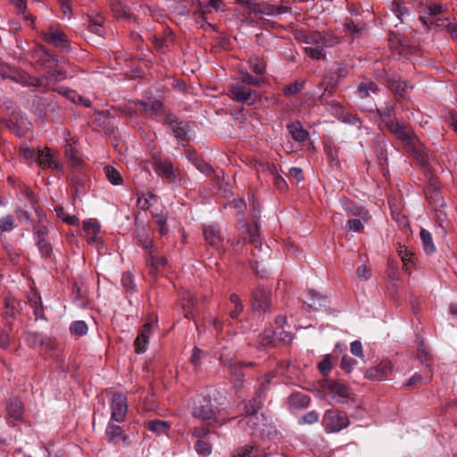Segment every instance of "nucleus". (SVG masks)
<instances>
[{
  "label": "nucleus",
  "mask_w": 457,
  "mask_h": 457,
  "mask_svg": "<svg viewBox=\"0 0 457 457\" xmlns=\"http://www.w3.org/2000/svg\"><path fill=\"white\" fill-rule=\"evenodd\" d=\"M327 303L326 295L318 293L314 289H310L304 304L309 312H317L326 307Z\"/></svg>",
  "instance_id": "dca6fc26"
},
{
  "label": "nucleus",
  "mask_w": 457,
  "mask_h": 457,
  "mask_svg": "<svg viewBox=\"0 0 457 457\" xmlns=\"http://www.w3.org/2000/svg\"><path fill=\"white\" fill-rule=\"evenodd\" d=\"M137 105H138L140 109L145 112L156 114L162 109V103L158 99H149L148 101H138Z\"/></svg>",
  "instance_id": "c85d7f7f"
},
{
  "label": "nucleus",
  "mask_w": 457,
  "mask_h": 457,
  "mask_svg": "<svg viewBox=\"0 0 457 457\" xmlns=\"http://www.w3.org/2000/svg\"><path fill=\"white\" fill-rule=\"evenodd\" d=\"M169 129L177 139L186 138L187 131L183 122L178 120H172L169 122Z\"/></svg>",
  "instance_id": "c756f323"
},
{
  "label": "nucleus",
  "mask_w": 457,
  "mask_h": 457,
  "mask_svg": "<svg viewBox=\"0 0 457 457\" xmlns=\"http://www.w3.org/2000/svg\"><path fill=\"white\" fill-rule=\"evenodd\" d=\"M8 416L11 422L14 425L19 421L23 413V406L19 399H12L7 403Z\"/></svg>",
  "instance_id": "b1692460"
},
{
  "label": "nucleus",
  "mask_w": 457,
  "mask_h": 457,
  "mask_svg": "<svg viewBox=\"0 0 457 457\" xmlns=\"http://www.w3.org/2000/svg\"><path fill=\"white\" fill-rule=\"evenodd\" d=\"M220 361L228 366L231 376L233 377V379H234L233 380L234 387H236V388L241 387L243 386V382H244L243 378L245 376V374L243 372V368L245 366H251L252 363L251 362H241L238 361H228L225 359L223 354L220 355Z\"/></svg>",
  "instance_id": "6e6552de"
},
{
  "label": "nucleus",
  "mask_w": 457,
  "mask_h": 457,
  "mask_svg": "<svg viewBox=\"0 0 457 457\" xmlns=\"http://www.w3.org/2000/svg\"><path fill=\"white\" fill-rule=\"evenodd\" d=\"M121 284H122V287L123 288L126 290V291H131V292H134L135 289H136V284H135V281H134V277L133 275L127 271V272H124L122 274V277H121Z\"/></svg>",
  "instance_id": "09e8293b"
},
{
  "label": "nucleus",
  "mask_w": 457,
  "mask_h": 457,
  "mask_svg": "<svg viewBox=\"0 0 457 457\" xmlns=\"http://www.w3.org/2000/svg\"><path fill=\"white\" fill-rule=\"evenodd\" d=\"M58 92L63 96H65L68 99H70L72 103L78 104L79 102H81L83 100V97L79 95L76 91L65 88V87H60L58 89Z\"/></svg>",
  "instance_id": "3c124183"
},
{
  "label": "nucleus",
  "mask_w": 457,
  "mask_h": 457,
  "mask_svg": "<svg viewBox=\"0 0 457 457\" xmlns=\"http://www.w3.org/2000/svg\"><path fill=\"white\" fill-rule=\"evenodd\" d=\"M104 173L107 178V179L112 183V185L119 186L122 184V177L120 173L113 167L112 166H106L104 167Z\"/></svg>",
  "instance_id": "e433bc0d"
},
{
  "label": "nucleus",
  "mask_w": 457,
  "mask_h": 457,
  "mask_svg": "<svg viewBox=\"0 0 457 457\" xmlns=\"http://www.w3.org/2000/svg\"><path fill=\"white\" fill-rule=\"evenodd\" d=\"M378 90V87L373 82L361 83L357 88V94L360 98H367L370 94H375Z\"/></svg>",
  "instance_id": "72a5a7b5"
},
{
  "label": "nucleus",
  "mask_w": 457,
  "mask_h": 457,
  "mask_svg": "<svg viewBox=\"0 0 457 457\" xmlns=\"http://www.w3.org/2000/svg\"><path fill=\"white\" fill-rule=\"evenodd\" d=\"M209 12L208 6L206 4H203L194 12L195 21L204 28L212 27L211 23L207 22V13Z\"/></svg>",
  "instance_id": "f704fd0d"
},
{
  "label": "nucleus",
  "mask_w": 457,
  "mask_h": 457,
  "mask_svg": "<svg viewBox=\"0 0 457 457\" xmlns=\"http://www.w3.org/2000/svg\"><path fill=\"white\" fill-rule=\"evenodd\" d=\"M137 240L138 241L140 245L147 252V253L150 251L155 250L154 242L147 235V233L144 231L138 232V234L137 235Z\"/></svg>",
  "instance_id": "58836bf2"
},
{
  "label": "nucleus",
  "mask_w": 457,
  "mask_h": 457,
  "mask_svg": "<svg viewBox=\"0 0 457 457\" xmlns=\"http://www.w3.org/2000/svg\"><path fill=\"white\" fill-rule=\"evenodd\" d=\"M426 196L430 203L436 204L438 207H443L445 205L444 199L436 188H428L426 190Z\"/></svg>",
  "instance_id": "c03bdc74"
},
{
  "label": "nucleus",
  "mask_w": 457,
  "mask_h": 457,
  "mask_svg": "<svg viewBox=\"0 0 457 457\" xmlns=\"http://www.w3.org/2000/svg\"><path fill=\"white\" fill-rule=\"evenodd\" d=\"M44 39L55 47L64 48V43L67 41V36L58 28L51 27L47 32L44 34Z\"/></svg>",
  "instance_id": "5701e85b"
},
{
  "label": "nucleus",
  "mask_w": 457,
  "mask_h": 457,
  "mask_svg": "<svg viewBox=\"0 0 457 457\" xmlns=\"http://www.w3.org/2000/svg\"><path fill=\"white\" fill-rule=\"evenodd\" d=\"M420 235L425 252L428 254L434 253L436 252V246L433 244L431 233L421 228Z\"/></svg>",
  "instance_id": "473e14b6"
},
{
  "label": "nucleus",
  "mask_w": 457,
  "mask_h": 457,
  "mask_svg": "<svg viewBox=\"0 0 457 457\" xmlns=\"http://www.w3.org/2000/svg\"><path fill=\"white\" fill-rule=\"evenodd\" d=\"M275 376H276V373L273 371H270V372L265 374L261 378L259 388L256 391L258 397L262 396L270 389V383Z\"/></svg>",
  "instance_id": "4c0bfd02"
},
{
  "label": "nucleus",
  "mask_w": 457,
  "mask_h": 457,
  "mask_svg": "<svg viewBox=\"0 0 457 457\" xmlns=\"http://www.w3.org/2000/svg\"><path fill=\"white\" fill-rule=\"evenodd\" d=\"M287 128L294 140L304 142L308 138L309 133L303 129L300 121L292 122L288 124Z\"/></svg>",
  "instance_id": "a878e982"
},
{
  "label": "nucleus",
  "mask_w": 457,
  "mask_h": 457,
  "mask_svg": "<svg viewBox=\"0 0 457 457\" xmlns=\"http://www.w3.org/2000/svg\"><path fill=\"white\" fill-rule=\"evenodd\" d=\"M340 204L343 210L349 216L363 217V215L370 214V212L367 209H365L362 205L351 201L347 197H342L340 199Z\"/></svg>",
  "instance_id": "aec40b11"
},
{
  "label": "nucleus",
  "mask_w": 457,
  "mask_h": 457,
  "mask_svg": "<svg viewBox=\"0 0 457 457\" xmlns=\"http://www.w3.org/2000/svg\"><path fill=\"white\" fill-rule=\"evenodd\" d=\"M195 304V298L191 294H187L183 298V309L185 311V317L187 319L194 318L192 312L189 311L190 308H194Z\"/></svg>",
  "instance_id": "49530a36"
},
{
  "label": "nucleus",
  "mask_w": 457,
  "mask_h": 457,
  "mask_svg": "<svg viewBox=\"0 0 457 457\" xmlns=\"http://www.w3.org/2000/svg\"><path fill=\"white\" fill-rule=\"evenodd\" d=\"M169 426V423L164 420H151L148 423V429L156 434H162L166 432Z\"/></svg>",
  "instance_id": "de8ad7c7"
},
{
  "label": "nucleus",
  "mask_w": 457,
  "mask_h": 457,
  "mask_svg": "<svg viewBox=\"0 0 457 457\" xmlns=\"http://www.w3.org/2000/svg\"><path fill=\"white\" fill-rule=\"evenodd\" d=\"M83 228L87 231H92V236L88 237V241H94L96 237L97 232L99 231V225L93 220H85L83 223Z\"/></svg>",
  "instance_id": "4d7b16f0"
},
{
  "label": "nucleus",
  "mask_w": 457,
  "mask_h": 457,
  "mask_svg": "<svg viewBox=\"0 0 457 457\" xmlns=\"http://www.w3.org/2000/svg\"><path fill=\"white\" fill-rule=\"evenodd\" d=\"M190 160L197 170L204 174H210L212 171V168L210 164L205 162L203 159L199 158L195 154H190Z\"/></svg>",
  "instance_id": "a18cd8bd"
},
{
  "label": "nucleus",
  "mask_w": 457,
  "mask_h": 457,
  "mask_svg": "<svg viewBox=\"0 0 457 457\" xmlns=\"http://www.w3.org/2000/svg\"><path fill=\"white\" fill-rule=\"evenodd\" d=\"M37 162L42 168L60 170L62 165L57 162L48 148L38 149Z\"/></svg>",
  "instance_id": "4be33fe9"
},
{
  "label": "nucleus",
  "mask_w": 457,
  "mask_h": 457,
  "mask_svg": "<svg viewBox=\"0 0 457 457\" xmlns=\"http://www.w3.org/2000/svg\"><path fill=\"white\" fill-rule=\"evenodd\" d=\"M37 244L43 256H50L52 248L47 238L37 240Z\"/></svg>",
  "instance_id": "e2e57ef3"
},
{
  "label": "nucleus",
  "mask_w": 457,
  "mask_h": 457,
  "mask_svg": "<svg viewBox=\"0 0 457 457\" xmlns=\"http://www.w3.org/2000/svg\"><path fill=\"white\" fill-rule=\"evenodd\" d=\"M64 64L65 63H63L61 68L47 69L44 75L38 77V81H40V87H46L51 84H55L64 80L67 78L66 72L62 70Z\"/></svg>",
  "instance_id": "f8f14e48"
},
{
  "label": "nucleus",
  "mask_w": 457,
  "mask_h": 457,
  "mask_svg": "<svg viewBox=\"0 0 457 457\" xmlns=\"http://www.w3.org/2000/svg\"><path fill=\"white\" fill-rule=\"evenodd\" d=\"M252 308L253 311H266L270 305V294L263 288L258 287L252 294Z\"/></svg>",
  "instance_id": "2eb2a0df"
},
{
  "label": "nucleus",
  "mask_w": 457,
  "mask_h": 457,
  "mask_svg": "<svg viewBox=\"0 0 457 457\" xmlns=\"http://www.w3.org/2000/svg\"><path fill=\"white\" fill-rule=\"evenodd\" d=\"M146 259L154 270H156L159 266H164L167 263V258L158 255L156 249L146 253Z\"/></svg>",
  "instance_id": "2f4dec72"
},
{
  "label": "nucleus",
  "mask_w": 457,
  "mask_h": 457,
  "mask_svg": "<svg viewBox=\"0 0 457 457\" xmlns=\"http://www.w3.org/2000/svg\"><path fill=\"white\" fill-rule=\"evenodd\" d=\"M309 45L304 48L305 54L312 59L320 60L325 57V52L319 43H305Z\"/></svg>",
  "instance_id": "7c9ffc66"
},
{
  "label": "nucleus",
  "mask_w": 457,
  "mask_h": 457,
  "mask_svg": "<svg viewBox=\"0 0 457 457\" xmlns=\"http://www.w3.org/2000/svg\"><path fill=\"white\" fill-rule=\"evenodd\" d=\"M318 369L320 370V372L323 375V376H327L331 369H332V364H331V361L329 360L328 357H326L325 359H323L318 365Z\"/></svg>",
  "instance_id": "338daca9"
},
{
  "label": "nucleus",
  "mask_w": 457,
  "mask_h": 457,
  "mask_svg": "<svg viewBox=\"0 0 457 457\" xmlns=\"http://www.w3.org/2000/svg\"><path fill=\"white\" fill-rule=\"evenodd\" d=\"M304 87V82L302 81V82H295V83H292L290 85H288L287 87H286L283 90V93L286 96H292V95H295L297 93H299L301 90H303Z\"/></svg>",
  "instance_id": "5fc2aeb1"
},
{
  "label": "nucleus",
  "mask_w": 457,
  "mask_h": 457,
  "mask_svg": "<svg viewBox=\"0 0 457 457\" xmlns=\"http://www.w3.org/2000/svg\"><path fill=\"white\" fill-rule=\"evenodd\" d=\"M111 420L117 423L123 422L128 413L127 397L120 393H115L111 401Z\"/></svg>",
  "instance_id": "423d86ee"
},
{
  "label": "nucleus",
  "mask_w": 457,
  "mask_h": 457,
  "mask_svg": "<svg viewBox=\"0 0 457 457\" xmlns=\"http://www.w3.org/2000/svg\"><path fill=\"white\" fill-rule=\"evenodd\" d=\"M378 113L382 122L386 124V121L389 120H395V107L392 104H386L385 106L378 109Z\"/></svg>",
  "instance_id": "a19ab883"
},
{
  "label": "nucleus",
  "mask_w": 457,
  "mask_h": 457,
  "mask_svg": "<svg viewBox=\"0 0 457 457\" xmlns=\"http://www.w3.org/2000/svg\"><path fill=\"white\" fill-rule=\"evenodd\" d=\"M195 451L199 454H203V455L206 456L211 453V446L207 442H205L204 440H197L196 445H195Z\"/></svg>",
  "instance_id": "0e129e2a"
},
{
  "label": "nucleus",
  "mask_w": 457,
  "mask_h": 457,
  "mask_svg": "<svg viewBox=\"0 0 457 457\" xmlns=\"http://www.w3.org/2000/svg\"><path fill=\"white\" fill-rule=\"evenodd\" d=\"M153 218L154 219L156 224L158 225V231L161 236L167 235L169 229L167 227V214L163 212H154L153 213Z\"/></svg>",
  "instance_id": "c9c22d12"
},
{
  "label": "nucleus",
  "mask_w": 457,
  "mask_h": 457,
  "mask_svg": "<svg viewBox=\"0 0 457 457\" xmlns=\"http://www.w3.org/2000/svg\"><path fill=\"white\" fill-rule=\"evenodd\" d=\"M319 420V413L315 411H311L301 417L299 424H314Z\"/></svg>",
  "instance_id": "bf43d9fd"
},
{
  "label": "nucleus",
  "mask_w": 457,
  "mask_h": 457,
  "mask_svg": "<svg viewBox=\"0 0 457 457\" xmlns=\"http://www.w3.org/2000/svg\"><path fill=\"white\" fill-rule=\"evenodd\" d=\"M229 300L234 304V309L229 312V316L231 319H237L243 312L244 306L239 296L236 294H232Z\"/></svg>",
  "instance_id": "79ce46f5"
},
{
  "label": "nucleus",
  "mask_w": 457,
  "mask_h": 457,
  "mask_svg": "<svg viewBox=\"0 0 457 457\" xmlns=\"http://www.w3.org/2000/svg\"><path fill=\"white\" fill-rule=\"evenodd\" d=\"M115 421L110 420L105 428V435L109 444L119 445L123 443L126 445L127 436L124 434L123 429L119 425L114 424Z\"/></svg>",
  "instance_id": "ddd939ff"
},
{
  "label": "nucleus",
  "mask_w": 457,
  "mask_h": 457,
  "mask_svg": "<svg viewBox=\"0 0 457 457\" xmlns=\"http://www.w3.org/2000/svg\"><path fill=\"white\" fill-rule=\"evenodd\" d=\"M240 77L239 79L242 83L252 85V86H260L262 83V79L258 77L253 76L249 74L247 71H240L239 73Z\"/></svg>",
  "instance_id": "8fccbe9b"
},
{
  "label": "nucleus",
  "mask_w": 457,
  "mask_h": 457,
  "mask_svg": "<svg viewBox=\"0 0 457 457\" xmlns=\"http://www.w3.org/2000/svg\"><path fill=\"white\" fill-rule=\"evenodd\" d=\"M204 235L208 245L220 250L222 245V236L220 229L214 225L204 227Z\"/></svg>",
  "instance_id": "6ab92c4d"
},
{
  "label": "nucleus",
  "mask_w": 457,
  "mask_h": 457,
  "mask_svg": "<svg viewBox=\"0 0 457 457\" xmlns=\"http://www.w3.org/2000/svg\"><path fill=\"white\" fill-rule=\"evenodd\" d=\"M154 168L156 173L168 182H175L176 173L173 164L167 159L154 158Z\"/></svg>",
  "instance_id": "1a4fd4ad"
},
{
  "label": "nucleus",
  "mask_w": 457,
  "mask_h": 457,
  "mask_svg": "<svg viewBox=\"0 0 457 457\" xmlns=\"http://www.w3.org/2000/svg\"><path fill=\"white\" fill-rule=\"evenodd\" d=\"M310 403V396L301 392H294L287 398V405L290 411L306 409Z\"/></svg>",
  "instance_id": "4468645a"
},
{
  "label": "nucleus",
  "mask_w": 457,
  "mask_h": 457,
  "mask_svg": "<svg viewBox=\"0 0 457 457\" xmlns=\"http://www.w3.org/2000/svg\"><path fill=\"white\" fill-rule=\"evenodd\" d=\"M230 96L233 100L242 104H253L256 92L241 85L230 87Z\"/></svg>",
  "instance_id": "9d476101"
},
{
  "label": "nucleus",
  "mask_w": 457,
  "mask_h": 457,
  "mask_svg": "<svg viewBox=\"0 0 457 457\" xmlns=\"http://www.w3.org/2000/svg\"><path fill=\"white\" fill-rule=\"evenodd\" d=\"M20 154L27 162H32L35 160L34 150L26 145L21 146Z\"/></svg>",
  "instance_id": "680f3d73"
},
{
  "label": "nucleus",
  "mask_w": 457,
  "mask_h": 457,
  "mask_svg": "<svg viewBox=\"0 0 457 457\" xmlns=\"http://www.w3.org/2000/svg\"><path fill=\"white\" fill-rule=\"evenodd\" d=\"M33 230L37 240L46 239L49 233L48 228L44 224L35 225Z\"/></svg>",
  "instance_id": "052dcab7"
},
{
  "label": "nucleus",
  "mask_w": 457,
  "mask_h": 457,
  "mask_svg": "<svg viewBox=\"0 0 457 457\" xmlns=\"http://www.w3.org/2000/svg\"><path fill=\"white\" fill-rule=\"evenodd\" d=\"M10 79L24 87H40L38 78L32 77L26 73H15L13 76L10 77Z\"/></svg>",
  "instance_id": "bb28decb"
},
{
  "label": "nucleus",
  "mask_w": 457,
  "mask_h": 457,
  "mask_svg": "<svg viewBox=\"0 0 457 457\" xmlns=\"http://www.w3.org/2000/svg\"><path fill=\"white\" fill-rule=\"evenodd\" d=\"M15 227V220L12 215L7 214L0 219V233L10 232Z\"/></svg>",
  "instance_id": "37998d69"
},
{
  "label": "nucleus",
  "mask_w": 457,
  "mask_h": 457,
  "mask_svg": "<svg viewBox=\"0 0 457 457\" xmlns=\"http://www.w3.org/2000/svg\"><path fill=\"white\" fill-rule=\"evenodd\" d=\"M345 28L347 32L354 35L362 31L364 29V25L359 23L355 24L352 19L346 18L345 21Z\"/></svg>",
  "instance_id": "603ef678"
},
{
  "label": "nucleus",
  "mask_w": 457,
  "mask_h": 457,
  "mask_svg": "<svg viewBox=\"0 0 457 457\" xmlns=\"http://www.w3.org/2000/svg\"><path fill=\"white\" fill-rule=\"evenodd\" d=\"M260 12L270 15L283 14L288 12V8L283 5H268L265 10L260 9Z\"/></svg>",
  "instance_id": "6e6d98bb"
},
{
  "label": "nucleus",
  "mask_w": 457,
  "mask_h": 457,
  "mask_svg": "<svg viewBox=\"0 0 457 457\" xmlns=\"http://www.w3.org/2000/svg\"><path fill=\"white\" fill-rule=\"evenodd\" d=\"M349 424L346 413L337 410L326 411L322 419V425L327 433L339 432L347 428Z\"/></svg>",
  "instance_id": "7ed1b4c3"
},
{
  "label": "nucleus",
  "mask_w": 457,
  "mask_h": 457,
  "mask_svg": "<svg viewBox=\"0 0 457 457\" xmlns=\"http://www.w3.org/2000/svg\"><path fill=\"white\" fill-rule=\"evenodd\" d=\"M232 457H256V454L253 446L246 445L237 449Z\"/></svg>",
  "instance_id": "13d9d810"
},
{
  "label": "nucleus",
  "mask_w": 457,
  "mask_h": 457,
  "mask_svg": "<svg viewBox=\"0 0 457 457\" xmlns=\"http://www.w3.org/2000/svg\"><path fill=\"white\" fill-rule=\"evenodd\" d=\"M386 127L404 144L407 150H414L417 137L403 122H400L398 120H389L386 121Z\"/></svg>",
  "instance_id": "20e7f679"
},
{
  "label": "nucleus",
  "mask_w": 457,
  "mask_h": 457,
  "mask_svg": "<svg viewBox=\"0 0 457 457\" xmlns=\"http://www.w3.org/2000/svg\"><path fill=\"white\" fill-rule=\"evenodd\" d=\"M151 331L152 325L150 323L145 324L140 329L134 342L135 351L137 354L144 353L146 351Z\"/></svg>",
  "instance_id": "a211bd4d"
},
{
  "label": "nucleus",
  "mask_w": 457,
  "mask_h": 457,
  "mask_svg": "<svg viewBox=\"0 0 457 457\" xmlns=\"http://www.w3.org/2000/svg\"><path fill=\"white\" fill-rule=\"evenodd\" d=\"M262 396L258 397L257 393L255 396L250 400L247 404L245 406V411L246 413V423L249 428L254 433L263 434L265 432V426L263 415H262V420L260 421L259 417L256 415L258 411L261 410L262 406Z\"/></svg>",
  "instance_id": "f03ea898"
},
{
  "label": "nucleus",
  "mask_w": 457,
  "mask_h": 457,
  "mask_svg": "<svg viewBox=\"0 0 457 457\" xmlns=\"http://www.w3.org/2000/svg\"><path fill=\"white\" fill-rule=\"evenodd\" d=\"M245 228L242 230V235L244 239H245V236L247 235L249 242L254 246L253 254L256 260L263 261L265 258L270 257V248L269 245L262 244L258 223L256 221H253L245 224Z\"/></svg>",
  "instance_id": "f257e3e1"
},
{
  "label": "nucleus",
  "mask_w": 457,
  "mask_h": 457,
  "mask_svg": "<svg viewBox=\"0 0 457 457\" xmlns=\"http://www.w3.org/2000/svg\"><path fill=\"white\" fill-rule=\"evenodd\" d=\"M33 58L36 64L46 71L47 69L61 68L65 60L51 54L44 46H37L33 52Z\"/></svg>",
  "instance_id": "39448f33"
},
{
  "label": "nucleus",
  "mask_w": 457,
  "mask_h": 457,
  "mask_svg": "<svg viewBox=\"0 0 457 457\" xmlns=\"http://www.w3.org/2000/svg\"><path fill=\"white\" fill-rule=\"evenodd\" d=\"M324 388L330 395L334 403L345 404L348 403L350 392L345 385L328 380L324 383Z\"/></svg>",
  "instance_id": "0eeeda50"
},
{
  "label": "nucleus",
  "mask_w": 457,
  "mask_h": 457,
  "mask_svg": "<svg viewBox=\"0 0 457 457\" xmlns=\"http://www.w3.org/2000/svg\"><path fill=\"white\" fill-rule=\"evenodd\" d=\"M356 275L360 279L367 280L371 276V270L365 265H361L356 270Z\"/></svg>",
  "instance_id": "774afa93"
},
{
  "label": "nucleus",
  "mask_w": 457,
  "mask_h": 457,
  "mask_svg": "<svg viewBox=\"0 0 457 457\" xmlns=\"http://www.w3.org/2000/svg\"><path fill=\"white\" fill-rule=\"evenodd\" d=\"M370 217V214H367L363 215V217L350 219L345 225V229L354 233L361 232L365 225L369 223Z\"/></svg>",
  "instance_id": "393cba45"
},
{
  "label": "nucleus",
  "mask_w": 457,
  "mask_h": 457,
  "mask_svg": "<svg viewBox=\"0 0 457 457\" xmlns=\"http://www.w3.org/2000/svg\"><path fill=\"white\" fill-rule=\"evenodd\" d=\"M356 364L357 361L352 357L344 356L341 361V368L346 372H351Z\"/></svg>",
  "instance_id": "69168bd1"
},
{
  "label": "nucleus",
  "mask_w": 457,
  "mask_h": 457,
  "mask_svg": "<svg viewBox=\"0 0 457 457\" xmlns=\"http://www.w3.org/2000/svg\"><path fill=\"white\" fill-rule=\"evenodd\" d=\"M193 415L203 420H210L214 418V411L212 408L211 399L203 397L195 402Z\"/></svg>",
  "instance_id": "9b49d317"
},
{
  "label": "nucleus",
  "mask_w": 457,
  "mask_h": 457,
  "mask_svg": "<svg viewBox=\"0 0 457 457\" xmlns=\"http://www.w3.org/2000/svg\"><path fill=\"white\" fill-rule=\"evenodd\" d=\"M410 152H411L416 160L422 165V166H427L428 163V159H429V155H428V151L423 147V145H421V143L419 141V139L417 138L415 140V148L414 150H409Z\"/></svg>",
  "instance_id": "cd10ccee"
},
{
  "label": "nucleus",
  "mask_w": 457,
  "mask_h": 457,
  "mask_svg": "<svg viewBox=\"0 0 457 457\" xmlns=\"http://www.w3.org/2000/svg\"><path fill=\"white\" fill-rule=\"evenodd\" d=\"M249 63L251 71L257 75H262L266 71L264 62L258 58L251 59Z\"/></svg>",
  "instance_id": "864d4df0"
},
{
  "label": "nucleus",
  "mask_w": 457,
  "mask_h": 457,
  "mask_svg": "<svg viewBox=\"0 0 457 457\" xmlns=\"http://www.w3.org/2000/svg\"><path fill=\"white\" fill-rule=\"evenodd\" d=\"M304 43H319L322 48L332 47L339 43V39L332 35L320 36V34H308L303 36Z\"/></svg>",
  "instance_id": "412c9836"
},
{
  "label": "nucleus",
  "mask_w": 457,
  "mask_h": 457,
  "mask_svg": "<svg viewBox=\"0 0 457 457\" xmlns=\"http://www.w3.org/2000/svg\"><path fill=\"white\" fill-rule=\"evenodd\" d=\"M392 371V366L387 361H382L375 367L366 370V377L370 379L382 381L386 379Z\"/></svg>",
  "instance_id": "f3484780"
},
{
  "label": "nucleus",
  "mask_w": 457,
  "mask_h": 457,
  "mask_svg": "<svg viewBox=\"0 0 457 457\" xmlns=\"http://www.w3.org/2000/svg\"><path fill=\"white\" fill-rule=\"evenodd\" d=\"M88 331L87 324L84 320L73 321L70 326V332L75 336H85Z\"/></svg>",
  "instance_id": "ea45409f"
}]
</instances>
